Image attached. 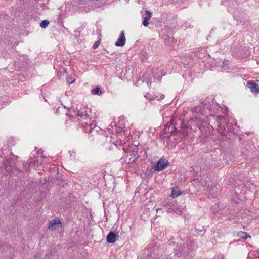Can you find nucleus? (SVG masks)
<instances>
[{"mask_svg": "<svg viewBox=\"0 0 259 259\" xmlns=\"http://www.w3.org/2000/svg\"><path fill=\"white\" fill-rule=\"evenodd\" d=\"M169 165L168 161L164 159H160L156 163V164L153 167L155 171H161L165 169Z\"/></svg>", "mask_w": 259, "mask_h": 259, "instance_id": "5", "label": "nucleus"}, {"mask_svg": "<svg viewBox=\"0 0 259 259\" xmlns=\"http://www.w3.org/2000/svg\"><path fill=\"white\" fill-rule=\"evenodd\" d=\"M61 223L59 219H54L52 220L48 225V229L50 230H54L60 226Z\"/></svg>", "mask_w": 259, "mask_h": 259, "instance_id": "6", "label": "nucleus"}, {"mask_svg": "<svg viewBox=\"0 0 259 259\" xmlns=\"http://www.w3.org/2000/svg\"><path fill=\"white\" fill-rule=\"evenodd\" d=\"M247 87L250 91L254 93L259 92V84L255 83L253 81H249L247 82Z\"/></svg>", "mask_w": 259, "mask_h": 259, "instance_id": "9", "label": "nucleus"}, {"mask_svg": "<svg viewBox=\"0 0 259 259\" xmlns=\"http://www.w3.org/2000/svg\"><path fill=\"white\" fill-rule=\"evenodd\" d=\"M126 38L123 31H121L120 35L115 45L116 46L123 47L125 44Z\"/></svg>", "mask_w": 259, "mask_h": 259, "instance_id": "8", "label": "nucleus"}, {"mask_svg": "<svg viewBox=\"0 0 259 259\" xmlns=\"http://www.w3.org/2000/svg\"><path fill=\"white\" fill-rule=\"evenodd\" d=\"M118 237V233L110 231L107 236L106 240L109 243H113L117 240Z\"/></svg>", "mask_w": 259, "mask_h": 259, "instance_id": "7", "label": "nucleus"}, {"mask_svg": "<svg viewBox=\"0 0 259 259\" xmlns=\"http://www.w3.org/2000/svg\"><path fill=\"white\" fill-rule=\"evenodd\" d=\"M91 92L93 94L100 95L102 94V90L100 87H97L92 89Z\"/></svg>", "mask_w": 259, "mask_h": 259, "instance_id": "16", "label": "nucleus"}, {"mask_svg": "<svg viewBox=\"0 0 259 259\" xmlns=\"http://www.w3.org/2000/svg\"><path fill=\"white\" fill-rule=\"evenodd\" d=\"M146 12L147 13V16L144 18L142 23L144 26H147L149 24V20L152 16V14L151 12L148 10H146Z\"/></svg>", "mask_w": 259, "mask_h": 259, "instance_id": "11", "label": "nucleus"}, {"mask_svg": "<svg viewBox=\"0 0 259 259\" xmlns=\"http://www.w3.org/2000/svg\"><path fill=\"white\" fill-rule=\"evenodd\" d=\"M215 120L219 132L222 135H226V132H232L233 129L230 123H226V119L223 116H217L215 118L213 119Z\"/></svg>", "mask_w": 259, "mask_h": 259, "instance_id": "2", "label": "nucleus"}, {"mask_svg": "<svg viewBox=\"0 0 259 259\" xmlns=\"http://www.w3.org/2000/svg\"><path fill=\"white\" fill-rule=\"evenodd\" d=\"M123 131V128L122 127H119L118 130H117V132H121L122 131Z\"/></svg>", "mask_w": 259, "mask_h": 259, "instance_id": "23", "label": "nucleus"}, {"mask_svg": "<svg viewBox=\"0 0 259 259\" xmlns=\"http://www.w3.org/2000/svg\"><path fill=\"white\" fill-rule=\"evenodd\" d=\"M37 153H38V154L40 153V151H38L37 152Z\"/></svg>", "mask_w": 259, "mask_h": 259, "instance_id": "26", "label": "nucleus"}, {"mask_svg": "<svg viewBox=\"0 0 259 259\" xmlns=\"http://www.w3.org/2000/svg\"><path fill=\"white\" fill-rule=\"evenodd\" d=\"M150 94H147L145 95V97H146V98H149V99H150V100H153V97H152V98L148 97V96H150Z\"/></svg>", "mask_w": 259, "mask_h": 259, "instance_id": "22", "label": "nucleus"}, {"mask_svg": "<svg viewBox=\"0 0 259 259\" xmlns=\"http://www.w3.org/2000/svg\"><path fill=\"white\" fill-rule=\"evenodd\" d=\"M164 95H163L162 96H161V98H163Z\"/></svg>", "mask_w": 259, "mask_h": 259, "instance_id": "25", "label": "nucleus"}, {"mask_svg": "<svg viewBox=\"0 0 259 259\" xmlns=\"http://www.w3.org/2000/svg\"><path fill=\"white\" fill-rule=\"evenodd\" d=\"M220 108L219 105L210 98H206L200 106L192 107L190 109L196 119V123L201 133V136L207 137L211 134L213 130L212 125L207 121H203L201 116L203 115L206 118L208 116L214 117Z\"/></svg>", "mask_w": 259, "mask_h": 259, "instance_id": "1", "label": "nucleus"}, {"mask_svg": "<svg viewBox=\"0 0 259 259\" xmlns=\"http://www.w3.org/2000/svg\"><path fill=\"white\" fill-rule=\"evenodd\" d=\"M223 259H224V258H223Z\"/></svg>", "mask_w": 259, "mask_h": 259, "instance_id": "27", "label": "nucleus"}, {"mask_svg": "<svg viewBox=\"0 0 259 259\" xmlns=\"http://www.w3.org/2000/svg\"><path fill=\"white\" fill-rule=\"evenodd\" d=\"M88 109L85 105H81L77 108V117L80 121H88L90 119L88 114Z\"/></svg>", "mask_w": 259, "mask_h": 259, "instance_id": "4", "label": "nucleus"}, {"mask_svg": "<svg viewBox=\"0 0 259 259\" xmlns=\"http://www.w3.org/2000/svg\"><path fill=\"white\" fill-rule=\"evenodd\" d=\"M90 128V133H94L95 132H97L99 130H100V127L98 126H96L95 123H91L88 125Z\"/></svg>", "mask_w": 259, "mask_h": 259, "instance_id": "14", "label": "nucleus"}, {"mask_svg": "<svg viewBox=\"0 0 259 259\" xmlns=\"http://www.w3.org/2000/svg\"><path fill=\"white\" fill-rule=\"evenodd\" d=\"M171 210H173L175 212H176L177 214H181V211L177 208H171Z\"/></svg>", "mask_w": 259, "mask_h": 259, "instance_id": "21", "label": "nucleus"}, {"mask_svg": "<svg viewBox=\"0 0 259 259\" xmlns=\"http://www.w3.org/2000/svg\"><path fill=\"white\" fill-rule=\"evenodd\" d=\"M49 24V21L46 20H42L40 23V27L42 28H46Z\"/></svg>", "mask_w": 259, "mask_h": 259, "instance_id": "17", "label": "nucleus"}, {"mask_svg": "<svg viewBox=\"0 0 259 259\" xmlns=\"http://www.w3.org/2000/svg\"><path fill=\"white\" fill-rule=\"evenodd\" d=\"M100 44V40H98L97 41H96L94 44H93V48L94 49H96L98 47V46H99V45Z\"/></svg>", "mask_w": 259, "mask_h": 259, "instance_id": "20", "label": "nucleus"}, {"mask_svg": "<svg viewBox=\"0 0 259 259\" xmlns=\"http://www.w3.org/2000/svg\"><path fill=\"white\" fill-rule=\"evenodd\" d=\"M85 122H84V121H82L83 122H82V124H85L86 125H85V132H89L90 133V128H89V126H88V122L87 121H86V120H84Z\"/></svg>", "mask_w": 259, "mask_h": 259, "instance_id": "19", "label": "nucleus"}, {"mask_svg": "<svg viewBox=\"0 0 259 259\" xmlns=\"http://www.w3.org/2000/svg\"><path fill=\"white\" fill-rule=\"evenodd\" d=\"M32 163V161H30L29 164L25 163V161H22L19 164V166L17 167L16 166V167L17 168V170L19 171H24L27 169V168L29 166V164Z\"/></svg>", "mask_w": 259, "mask_h": 259, "instance_id": "10", "label": "nucleus"}, {"mask_svg": "<svg viewBox=\"0 0 259 259\" xmlns=\"http://www.w3.org/2000/svg\"><path fill=\"white\" fill-rule=\"evenodd\" d=\"M17 160V157L14 155L12 156L11 158L4 160L3 163L4 169L7 172L11 171L15 166Z\"/></svg>", "mask_w": 259, "mask_h": 259, "instance_id": "3", "label": "nucleus"}, {"mask_svg": "<svg viewBox=\"0 0 259 259\" xmlns=\"http://www.w3.org/2000/svg\"><path fill=\"white\" fill-rule=\"evenodd\" d=\"M175 130V126L171 123H167L165 126V131L166 133H172Z\"/></svg>", "mask_w": 259, "mask_h": 259, "instance_id": "13", "label": "nucleus"}, {"mask_svg": "<svg viewBox=\"0 0 259 259\" xmlns=\"http://www.w3.org/2000/svg\"><path fill=\"white\" fill-rule=\"evenodd\" d=\"M238 235L239 237L246 239L248 238H250V236L248 235V234L245 232L240 231L238 233Z\"/></svg>", "mask_w": 259, "mask_h": 259, "instance_id": "15", "label": "nucleus"}, {"mask_svg": "<svg viewBox=\"0 0 259 259\" xmlns=\"http://www.w3.org/2000/svg\"><path fill=\"white\" fill-rule=\"evenodd\" d=\"M74 81H75V79H74L73 80L71 81V82H69V80H67V82H68V83L69 84H71V83H73Z\"/></svg>", "mask_w": 259, "mask_h": 259, "instance_id": "24", "label": "nucleus"}, {"mask_svg": "<svg viewBox=\"0 0 259 259\" xmlns=\"http://www.w3.org/2000/svg\"><path fill=\"white\" fill-rule=\"evenodd\" d=\"M178 247V249H176V248H174V251L175 252V254L177 255V256H181V247H179L178 246H177Z\"/></svg>", "mask_w": 259, "mask_h": 259, "instance_id": "18", "label": "nucleus"}, {"mask_svg": "<svg viewBox=\"0 0 259 259\" xmlns=\"http://www.w3.org/2000/svg\"><path fill=\"white\" fill-rule=\"evenodd\" d=\"M182 194L181 191L178 187L172 188L170 196L171 197L175 198Z\"/></svg>", "mask_w": 259, "mask_h": 259, "instance_id": "12", "label": "nucleus"}]
</instances>
